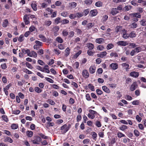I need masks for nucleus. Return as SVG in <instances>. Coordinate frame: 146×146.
Instances as JSON below:
<instances>
[{
    "label": "nucleus",
    "instance_id": "1",
    "mask_svg": "<svg viewBox=\"0 0 146 146\" xmlns=\"http://www.w3.org/2000/svg\"><path fill=\"white\" fill-rule=\"evenodd\" d=\"M138 87V85L137 82H135L131 85L130 90L131 91H133L135 90Z\"/></svg>",
    "mask_w": 146,
    "mask_h": 146
},
{
    "label": "nucleus",
    "instance_id": "2",
    "mask_svg": "<svg viewBox=\"0 0 146 146\" xmlns=\"http://www.w3.org/2000/svg\"><path fill=\"white\" fill-rule=\"evenodd\" d=\"M110 67L111 69L115 70L117 69L118 67V64L116 63H113L111 64L110 65Z\"/></svg>",
    "mask_w": 146,
    "mask_h": 146
},
{
    "label": "nucleus",
    "instance_id": "3",
    "mask_svg": "<svg viewBox=\"0 0 146 146\" xmlns=\"http://www.w3.org/2000/svg\"><path fill=\"white\" fill-rule=\"evenodd\" d=\"M69 129V128L66 124H64L62 126L60 129V130L63 131V132L66 133Z\"/></svg>",
    "mask_w": 146,
    "mask_h": 146
},
{
    "label": "nucleus",
    "instance_id": "4",
    "mask_svg": "<svg viewBox=\"0 0 146 146\" xmlns=\"http://www.w3.org/2000/svg\"><path fill=\"white\" fill-rule=\"evenodd\" d=\"M123 68V69H125L126 71L128 70L129 69V65L126 63H123L121 64Z\"/></svg>",
    "mask_w": 146,
    "mask_h": 146
},
{
    "label": "nucleus",
    "instance_id": "5",
    "mask_svg": "<svg viewBox=\"0 0 146 146\" xmlns=\"http://www.w3.org/2000/svg\"><path fill=\"white\" fill-rule=\"evenodd\" d=\"M117 44L118 45L122 46H125L128 44V43L127 42L123 41H119L117 42Z\"/></svg>",
    "mask_w": 146,
    "mask_h": 146
},
{
    "label": "nucleus",
    "instance_id": "6",
    "mask_svg": "<svg viewBox=\"0 0 146 146\" xmlns=\"http://www.w3.org/2000/svg\"><path fill=\"white\" fill-rule=\"evenodd\" d=\"M82 74L83 76L86 78H87L89 76V73L86 70H83Z\"/></svg>",
    "mask_w": 146,
    "mask_h": 146
},
{
    "label": "nucleus",
    "instance_id": "7",
    "mask_svg": "<svg viewBox=\"0 0 146 146\" xmlns=\"http://www.w3.org/2000/svg\"><path fill=\"white\" fill-rule=\"evenodd\" d=\"M28 17L27 15H25L24 16L23 20L26 25H28L30 23L29 21V18Z\"/></svg>",
    "mask_w": 146,
    "mask_h": 146
},
{
    "label": "nucleus",
    "instance_id": "8",
    "mask_svg": "<svg viewBox=\"0 0 146 146\" xmlns=\"http://www.w3.org/2000/svg\"><path fill=\"white\" fill-rule=\"evenodd\" d=\"M107 54V53L106 51H104L97 54V56L98 57L103 58Z\"/></svg>",
    "mask_w": 146,
    "mask_h": 146
},
{
    "label": "nucleus",
    "instance_id": "9",
    "mask_svg": "<svg viewBox=\"0 0 146 146\" xmlns=\"http://www.w3.org/2000/svg\"><path fill=\"white\" fill-rule=\"evenodd\" d=\"M130 15L132 17H136L137 18H140L141 17V15L139 13H134L132 14H131Z\"/></svg>",
    "mask_w": 146,
    "mask_h": 146
},
{
    "label": "nucleus",
    "instance_id": "10",
    "mask_svg": "<svg viewBox=\"0 0 146 146\" xmlns=\"http://www.w3.org/2000/svg\"><path fill=\"white\" fill-rule=\"evenodd\" d=\"M102 88L103 90L105 92L108 93H110L111 92L110 90L106 86H102Z\"/></svg>",
    "mask_w": 146,
    "mask_h": 146
},
{
    "label": "nucleus",
    "instance_id": "11",
    "mask_svg": "<svg viewBox=\"0 0 146 146\" xmlns=\"http://www.w3.org/2000/svg\"><path fill=\"white\" fill-rule=\"evenodd\" d=\"M118 13L116 8H113L112 9L111 13L113 15H115V14Z\"/></svg>",
    "mask_w": 146,
    "mask_h": 146
},
{
    "label": "nucleus",
    "instance_id": "12",
    "mask_svg": "<svg viewBox=\"0 0 146 146\" xmlns=\"http://www.w3.org/2000/svg\"><path fill=\"white\" fill-rule=\"evenodd\" d=\"M90 14L92 17L96 16L97 14V11L96 10H93L91 11L90 12Z\"/></svg>",
    "mask_w": 146,
    "mask_h": 146
},
{
    "label": "nucleus",
    "instance_id": "13",
    "mask_svg": "<svg viewBox=\"0 0 146 146\" xmlns=\"http://www.w3.org/2000/svg\"><path fill=\"white\" fill-rule=\"evenodd\" d=\"M130 75L131 76L137 78L139 76V73L137 72H132L130 73Z\"/></svg>",
    "mask_w": 146,
    "mask_h": 146
},
{
    "label": "nucleus",
    "instance_id": "14",
    "mask_svg": "<svg viewBox=\"0 0 146 146\" xmlns=\"http://www.w3.org/2000/svg\"><path fill=\"white\" fill-rule=\"evenodd\" d=\"M31 6L34 11H36L37 10V5L35 2H33L32 3Z\"/></svg>",
    "mask_w": 146,
    "mask_h": 146
},
{
    "label": "nucleus",
    "instance_id": "15",
    "mask_svg": "<svg viewBox=\"0 0 146 146\" xmlns=\"http://www.w3.org/2000/svg\"><path fill=\"white\" fill-rule=\"evenodd\" d=\"M89 71L90 73L91 74L94 73L95 71V67L93 66H90L89 69Z\"/></svg>",
    "mask_w": 146,
    "mask_h": 146
},
{
    "label": "nucleus",
    "instance_id": "16",
    "mask_svg": "<svg viewBox=\"0 0 146 146\" xmlns=\"http://www.w3.org/2000/svg\"><path fill=\"white\" fill-rule=\"evenodd\" d=\"M88 46L89 50H92L94 49V45L91 43H89L88 44Z\"/></svg>",
    "mask_w": 146,
    "mask_h": 146
},
{
    "label": "nucleus",
    "instance_id": "17",
    "mask_svg": "<svg viewBox=\"0 0 146 146\" xmlns=\"http://www.w3.org/2000/svg\"><path fill=\"white\" fill-rule=\"evenodd\" d=\"M5 142H9L10 143H12L13 142V140L11 138L8 137L5 138L4 140Z\"/></svg>",
    "mask_w": 146,
    "mask_h": 146
},
{
    "label": "nucleus",
    "instance_id": "18",
    "mask_svg": "<svg viewBox=\"0 0 146 146\" xmlns=\"http://www.w3.org/2000/svg\"><path fill=\"white\" fill-rule=\"evenodd\" d=\"M104 39L102 38H97L96 40V42L98 44H101L104 42Z\"/></svg>",
    "mask_w": 146,
    "mask_h": 146
},
{
    "label": "nucleus",
    "instance_id": "19",
    "mask_svg": "<svg viewBox=\"0 0 146 146\" xmlns=\"http://www.w3.org/2000/svg\"><path fill=\"white\" fill-rule=\"evenodd\" d=\"M34 90L37 93H40L42 91V90L38 87H35Z\"/></svg>",
    "mask_w": 146,
    "mask_h": 146
},
{
    "label": "nucleus",
    "instance_id": "20",
    "mask_svg": "<svg viewBox=\"0 0 146 146\" xmlns=\"http://www.w3.org/2000/svg\"><path fill=\"white\" fill-rule=\"evenodd\" d=\"M39 37L41 39V40H42L43 42H45L46 41V38L43 35H39Z\"/></svg>",
    "mask_w": 146,
    "mask_h": 146
},
{
    "label": "nucleus",
    "instance_id": "21",
    "mask_svg": "<svg viewBox=\"0 0 146 146\" xmlns=\"http://www.w3.org/2000/svg\"><path fill=\"white\" fill-rule=\"evenodd\" d=\"M114 46V45L112 43L108 44L106 46V49L108 50L110 49L113 48Z\"/></svg>",
    "mask_w": 146,
    "mask_h": 146
},
{
    "label": "nucleus",
    "instance_id": "22",
    "mask_svg": "<svg viewBox=\"0 0 146 146\" xmlns=\"http://www.w3.org/2000/svg\"><path fill=\"white\" fill-rule=\"evenodd\" d=\"M26 133L27 136L29 137H31L33 135V132L31 131H27L26 132Z\"/></svg>",
    "mask_w": 146,
    "mask_h": 146
},
{
    "label": "nucleus",
    "instance_id": "23",
    "mask_svg": "<svg viewBox=\"0 0 146 146\" xmlns=\"http://www.w3.org/2000/svg\"><path fill=\"white\" fill-rule=\"evenodd\" d=\"M76 17L78 18H80L82 17L84 15V14L82 13L81 12H78L76 13Z\"/></svg>",
    "mask_w": 146,
    "mask_h": 146
},
{
    "label": "nucleus",
    "instance_id": "24",
    "mask_svg": "<svg viewBox=\"0 0 146 146\" xmlns=\"http://www.w3.org/2000/svg\"><path fill=\"white\" fill-rule=\"evenodd\" d=\"M56 40L59 43H62L63 42V39L60 37L58 36L56 38Z\"/></svg>",
    "mask_w": 146,
    "mask_h": 146
},
{
    "label": "nucleus",
    "instance_id": "25",
    "mask_svg": "<svg viewBox=\"0 0 146 146\" xmlns=\"http://www.w3.org/2000/svg\"><path fill=\"white\" fill-rule=\"evenodd\" d=\"M52 22L50 21L49 20H46L44 23V25L47 26H49L51 24Z\"/></svg>",
    "mask_w": 146,
    "mask_h": 146
},
{
    "label": "nucleus",
    "instance_id": "26",
    "mask_svg": "<svg viewBox=\"0 0 146 146\" xmlns=\"http://www.w3.org/2000/svg\"><path fill=\"white\" fill-rule=\"evenodd\" d=\"M104 46L102 45H99L97 47V49L98 50L102 51L104 50Z\"/></svg>",
    "mask_w": 146,
    "mask_h": 146
},
{
    "label": "nucleus",
    "instance_id": "27",
    "mask_svg": "<svg viewBox=\"0 0 146 146\" xmlns=\"http://www.w3.org/2000/svg\"><path fill=\"white\" fill-rule=\"evenodd\" d=\"M65 55L66 56H68L70 53V49L68 47H67L65 50Z\"/></svg>",
    "mask_w": 146,
    "mask_h": 146
},
{
    "label": "nucleus",
    "instance_id": "28",
    "mask_svg": "<svg viewBox=\"0 0 146 146\" xmlns=\"http://www.w3.org/2000/svg\"><path fill=\"white\" fill-rule=\"evenodd\" d=\"M70 7L72 8H74L77 5V4L75 2H72L69 4Z\"/></svg>",
    "mask_w": 146,
    "mask_h": 146
},
{
    "label": "nucleus",
    "instance_id": "29",
    "mask_svg": "<svg viewBox=\"0 0 146 146\" xmlns=\"http://www.w3.org/2000/svg\"><path fill=\"white\" fill-rule=\"evenodd\" d=\"M128 128L125 125H121V127H120L119 129L122 131H124L125 130L127 129Z\"/></svg>",
    "mask_w": 146,
    "mask_h": 146
},
{
    "label": "nucleus",
    "instance_id": "30",
    "mask_svg": "<svg viewBox=\"0 0 146 146\" xmlns=\"http://www.w3.org/2000/svg\"><path fill=\"white\" fill-rule=\"evenodd\" d=\"M110 56L111 57H116L118 56V54L115 52H112L110 54Z\"/></svg>",
    "mask_w": 146,
    "mask_h": 146
},
{
    "label": "nucleus",
    "instance_id": "31",
    "mask_svg": "<svg viewBox=\"0 0 146 146\" xmlns=\"http://www.w3.org/2000/svg\"><path fill=\"white\" fill-rule=\"evenodd\" d=\"M129 35V36L131 38H133L136 37L135 33L134 31L131 32Z\"/></svg>",
    "mask_w": 146,
    "mask_h": 146
},
{
    "label": "nucleus",
    "instance_id": "32",
    "mask_svg": "<svg viewBox=\"0 0 146 146\" xmlns=\"http://www.w3.org/2000/svg\"><path fill=\"white\" fill-rule=\"evenodd\" d=\"M95 5L97 7H101L102 6V3L101 1H98L95 3Z\"/></svg>",
    "mask_w": 146,
    "mask_h": 146
},
{
    "label": "nucleus",
    "instance_id": "33",
    "mask_svg": "<svg viewBox=\"0 0 146 146\" xmlns=\"http://www.w3.org/2000/svg\"><path fill=\"white\" fill-rule=\"evenodd\" d=\"M22 53H23L24 54H27L28 55L30 51L28 49L25 50L24 49H22Z\"/></svg>",
    "mask_w": 146,
    "mask_h": 146
},
{
    "label": "nucleus",
    "instance_id": "34",
    "mask_svg": "<svg viewBox=\"0 0 146 146\" xmlns=\"http://www.w3.org/2000/svg\"><path fill=\"white\" fill-rule=\"evenodd\" d=\"M140 24L143 26L146 25V21L145 19H143L140 21Z\"/></svg>",
    "mask_w": 146,
    "mask_h": 146
},
{
    "label": "nucleus",
    "instance_id": "35",
    "mask_svg": "<svg viewBox=\"0 0 146 146\" xmlns=\"http://www.w3.org/2000/svg\"><path fill=\"white\" fill-rule=\"evenodd\" d=\"M48 65H46L44 67V69L45 70V72L47 73H50V71L48 69Z\"/></svg>",
    "mask_w": 146,
    "mask_h": 146
},
{
    "label": "nucleus",
    "instance_id": "36",
    "mask_svg": "<svg viewBox=\"0 0 146 146\" xmlns=\"http://www.w3.org/2000/svg\"><path fill=\"white\" fill-rule=\"evenodd\" d=\"M89 111L90 113H91L92 115H94L97 114V113L96 111L92 110H89Z\"/></svg>",
    "mask_w": 146,
    "mask_h": 146
},
{
    "label": "nucleus",
    "instance_id": "37",
    "mask_svg": "<svg viewBox=\"0 0 146 146\" xmlns=\"http://www.w3.org/2000/svg\"><path fill=\"white\" fill-rule=\"evenodd\" d=\"M8 21L7 20L5 19L3 23V26L4 27H6L8 24Z\"/></svg>",
    "mask_w": 146,
    "mask_h": 146
},
{
    "label": "nucleus",
    "instance_id": "38",
    "mask_svg": "<svg viewBox=\"0 0 146 146\" xmlns=\"http://www.w3.org/2000/svg\"><path fill=\"white\" fill-rule=\"evenodd\" d=\"M68 13L67 12L63 11L61 13V15L64 17H66L68 16Z\"/></svg>",
    "mask_w": 146,
    "mask_h": 146
},
{
    "label": "nucleus",
    "instance_id": "39",
    "mask_svg": "<svg viewBox=\"0 0 146 146\" xmlns=\"http://www.w3.org/2000/svg\"><path fill=\"white\" fill-rule=\"evenodd\" d=\"M117 136L119 138H121L125 136V135L121 132H119L117 133Z\"/></svg>",
    "mask_w": 146,
    "mask_h": 146
},
{
    "label": "nucleus",
    "instance_id": "40",
    "mask_svg": "<svg viewBox=\"0 0 146 146\" xmlns=\"http://www.w3.org/2000/svg\"><path fill=\"white\" fill-rule=\"evenodd\" d=\"M62 36H66L68 34V33L67 31L65 30H64L62 33Z\"/></svg>",
    "mask_w": 146,
    "mask_h": 146
},
{
    "label": "nucleus",
    "instance_id": "41",
    "mask_svg": "<svg viewBox=\"0 0 146 146\" xmlns=\"http://www.w3.org/2000/svg\"><path fill=\"white\" fill-rule=\"evenodd\" d=\"M34 139L38 142H40L41 140L40 137L38 136H36L34 137Z\"/></svg>",
    "mask_w": 146,
    "mask_h": 146
},
{
    "label": "nucleus",
    "instance_id": "42",
    "mask_svg": "<svg viewBox=\"0 0 146 146\" xmlns=\"http://www.w3.org/2000/svg\"><path fill=\"white\" fill-rule=\"evenodd\" d=\"M89 88L92 91H94L95 90L94 87L91 84H89L88 85Z\"/></svg>",
    "mask_w": 146,
    "mask_h": 146
},
{
    "label": "nucleus",
    "instance_id": "43",
    "mask_svg": "<svg viewBox=\"0 0 146 146\" xmlns=\"http://www.w3.org/2000/svg\"><path fill=\"white\" fill-rule=\"evenodd\" d=\"M26 65L27 67L29 69H32L33 68V66H32L31 64H30L28 62H27L26 63Z\"/></svg>",
    "mask_w": 146,
    "mask_h": 146
},
{
    "label": "nucleus",
    "instance_id": "44",
    "mask_svg": "<svg viewBox=\"0 0 146 146\" xmlns=\"http://www.w3.org/2000/svg\"><path fill=\"white\" fill-rule=\"evenodd\" d=\"M108 85L111 88L113 89L115 88L117 86V85L115 84H109Z\"/></svg>",
    "mask_w": 146,
    "mask_h": 146
},
{
    "label": "nucleus",
    "instance_id": "45",
    "mask_svg": "<svg viewBox=\"0 0 146 146\" xmlns=\"http://www.w3.org/2000/svg\"><path fill=\"white\" fill-rule=\"evenodd\" d=\"M2 118L3 120L6 122H7L9 121L8 119L7 118V116H6L5 115H3L2 116Z\"/></svg>",
    "mask_w": 146,
    "mask_h": 146
},
{
    "label": "nucleus",
    "instance_id": "46",
    "mask_svg": "<svg viewBox=\"0 0 146 146\" xmlns=\"http://www.w3.org/2000/svg\"><path fill=\"white\" fill-rule=\"evenodd\" d=\"M141 48L140 46L137 47L134 49L136 52L138 53L141 51Z\"/></svg>",
    "mask_w": 146,
    "mask_h": 146
},
{
    "label": "nucleus",
    "instance_id": "47",
    "mask_svg": "<svg viewBox=\"0 0 146 146\" xmlns=\"http://www.w3.org/2000/svg\"><path fill=\"white\" fill-rule=\"evenodd\" d=\"M45 78L47 81L50 83H53L54 82V81L52 79L50 78L45 77Z\"/></svg>",
    "mask_w": 146,
    "mask_h": 146
},
{
    "label": "nucleus",
    "instance_id": "48",
    "mask_svg": "<svg viewBox=\"0 0 146 146\" xmlns=\"http://www.w3.org/2000/svg\"><path fill=\"white\" fill-rule=\"evenodd\" d=\"M132 8V6L131 5H127L125 6L124 9L126 11H128L130 10Z\"/></svg>",
    "mask_w": 146,
    "mask_h": 146
},
{
    "label": "nucleus",
    "instance_id": "49",
    "mask_svg": "<svg viewBox=\"0 0 146 146\" xmlns=\"http://www.w3.org/2000/svg\"><path fill=\"white\" fill-rule=\"evenodd\" d=\"M97 136V135L95 132H92V136L94 140H96V139Z\"/></svg>",
    "mask_w": 146,
    "mask_h": 146
},
{
    "label": "nucleus",
    "instance_id": "50",
    "mask_svg": "<svg viewBox=\"0 0 146 146\" xmlns=\"http://www.w3.org/2000/svg\"><path fill=\"white\" fill-rule=\"evenodd\" d=\"M92 2V0H86L84 1L85 3L87 5H90Z\"/></svg>",
    "mask_w": 146,
    "mask_h": 146
},
{
    "label": "nucleus",
    "instance_id": "51",
    "mask_svg": "<svg viewBox=\"0 0 146 146\" xmlns=\"http://www.w3.org/2000/svg\"><path fill=\"white\" fill-rule=\"evenodd\" d=\"M36 45L39 46H41L42 45V43L38 40H36L35 42Z\"/></svg>",
    "mask_w": 146,
    "mask_h": 146
},
{
    "label": "nucleus",
    "instance_id": "52",
    "mask_svg": "<svg viewBox=\"0 0 146 146\" xmlns=\"http://www.w3.org/2000/svg\"><path fill=\"white\" fill-rule=\"evenodd\" d=\"M11 127L12 129H15L18 128V126L17 124H13L11 125Z\"/></svg>",
    "mask_w": 146,
    "mask_h": 146
},
{
    "label": "nucleus",
    "instance_id": "53",
    "mask_svg": "<svg viewBox=\"0 0 146 146\" xmlns=\"http://www.w3.org/2000/svg\"><path fill=\"white\" fill-rule=\"evenodd\" d=\"M89 11V10L88 9H85L84 10L83 12L82 13L84 14V15L86 16L88 14Z\"/></svg>",
    "mask_w": 146,
    "mask_h": 146
},
{
    "label": "nucleus",
    "instance_id": "54",
    "mask_svg": "<svg viewBox=\"0 0 146 146\" xmlns=\"http://www.w3.org/2000/svg\"><path fill=\"white\" fill-rule=\"evenodd\" d=\"M32 56H31V57H34V58H36L37 56V54L35 51H32Z\"/></svg>",
    "mask_w": 146,
    "mask_h": 146
},
{
    "label": "nucleus",
    "instance_id": "55",
    "mask_svg": "<svg viewBox=\"0 0 146 146\" xmlns=\"http://www.w3.org/2000/svg\"><path fill=\"white\" fill-rule=\"evenodd\" d=\"M54 51L55 52V53L57 55H58L60 54L61 52L58 49H54Z\"/></svg>",
    "mask_w": 146,
    "mask_h": 146
},
{
    "label": "nucleus",
    "instance_id": "56",
    "mask_svg": "<svg viewBox=\"0 0 146 146\" xmlns=\"http://www.w3.org/2000/svg\"><path fill=\"white\" fill-rule=\"evenodd\" d=\"M81 52L82 51L81 50H79L77 53L74 55V58H76L78 56L81 54Z\"/></svg>",
    "mask_w": 146,
    "mask_h": 146
},
{
    "label": "nucleus",
    "instance_id": "57",
    "mask_svg": "<svg viewBox=\"0 0 146 146\" xmlns=\"http://www.w3.org/2000/svg\"><path fill=\"white\" fill-rule=\"evenodd\" d=\"M29 17V19L30 18L31 19H36V15H31V14H28L27 15Z\"/></svg>",
    "mask_w": 146,
    "mask_h": 146
},
{
    "label": "nucleus",
    "instance_id": "58",
    "mask_svg": "<svg viewBox=\"0 0 146 146\" xmlns=\"http://www.w3.org/2000/svg\"><path fill=\"white\" fill-rule=\"evenodd\" d=\"M132 104L133 105H138L139 104V101L138 100L134 101L132 102Z\"/></svg>",
    "mask_w": 146,
    "mask_h": 146
},
{
    "label": "nucleus",
    "instance_id": "59",
    "mask_svg": "<svg viewBox=\"0 0 146 146\" xmlns=\"http://www.w3.org/2000/svg\"><path fill=\"white\" fill-rule=\"evenodd\" d=\"M134 133L136 136H138L139 134V131L137 129H135L134 131Z\"/></svg>",
    "mask_w": 146,
    "mask_h": 146
},
{
    "label": "nucleus",
    "instance_id": "60",
    "mask_svg": "<svg viewBox=\"0 0 146 146\" xmlns=\"http://www.w3.org/2000/svg\"><path fill=\"white\" fill-rule=\"evenodd\" d=\"M96 92L97 94L99 95H101L103 93L102 91L99 89H97L96 90Z\"/></svg>",
    "mask_w": 146,
    "mask_h": 146
},
{
    "label": "nucleus",
    "instance_id": "61",
    "mask_svg": "<svg viewBox=\"0 0 146 146\" xmlns=\"http://www.w3.org/2000/svg\"><path fill=\"white\" fill-rule=\"evenodd\" d=\"M96 125L98 127H100L102 125L100 122L99 121H97L96 122Z\"/></svg>",
    "mask_w": 146,
    "mask_h": 146
},
{
    "label": "nucleus",
    "instance_id": "62",
    "mask_svg": "<svg viewBox=\"0 0 146 146\" xmlns=\"http://www.w3.org/2000/svg\"><path fill=\"white\" fill-rule=\"evenodd\" d=\"M121 28L122 27L121 26H118L115 29L116 32L117 33L121 29Z\"/></svg>",
    "mask_w": 146,
    "mask_h": 146
},
{
    "label": "nucleus",
    "instance_id": "63",
    "mask_svg": "<svg viewBox=\"0 0 146 146\" xmlns=\"http://www.w3.org/2000/svg\"><path fill=\"white\" fill-rule=\"evenodd\" d=\"M125 98L128 100H131L132 99V97L128 95H126L125 96Z\"/></svg>",
    "mask_w": 146,
    "mask_h": 146
},
{
    "label": "nucleus",
    "instance_id": "64",
    "mask_svg": "<svg viewBox=\"0 0 146 146\" xmlns=\"http://www.w3.org/2000/svg\"><path fill=\"white\" fill-rule=\"evenodd\" d=\"M24 38V36L23 35H21L19 37L18 40L20 42H22L23 39V38Z\"/></svg>",
    "mask_w": 146,
    "mask_h": 146
}]
</instances>
